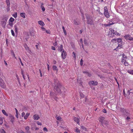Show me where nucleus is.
I'll return each mask as SVG.
<instances>
[{"instance_id":"f704fd0d","label":"nucleus","mask_w":133,"mask_h":133,"mask_svg":"<svg viewBox=\"0 0 133 133\" xmlns=\"http://www.w3.org/2000/svg\"><path fill=\"white\" fill-rule=\"evenodd\" d=\"M74 23L75 25H78L79 24V23H78L77 22V21L76 20H74Z\"/></svg>"},{"instance_id":"72a5a7b5","label":"nucleus","mask_w":133,"mask_h":133,"mask_svg":"<svg viewBox=\"0 0 133 133\" xmlns=\"http://www.w3.org/2000/svg\"><path fill=\"white\" fill-rule=\"evenodd\" d=\"M113 34L115 35H119V36L120 35L117 32V31H115V32H114L113 33Z\"/></svg>"},{"instance_id":"052dcab7","label":"nucleus","mask_w":133,"mask_h":133,"mask_svg":"<svg viewBox=\"0 0 133 133\" xmlns=\"http://www.w3.org/2000/svg\"><path fill=\"white\" fill-rule=\"evenodd\" d=\"M82 14V20L83 21L84 20V21H85L84 20L85 18L84 17V16L83 14Z\"/></svg>"},{"instance_id":"4468645a","label":"nucleus","mask_w":133,"mask_h":133,"mask_svg":"<svg viewBox=\"0 0 133 133\" xmlns=\"http://www.w3.org/2000/svg\"><path fill=\"white\" fill-rule=\"evenodd\" d=\"M38 24L41 25L43 26L45 25L44 23L42 21H38Z\"/></svg>"},{"instance_id":"4be33fe9","label":"nucleus","mask_w":133,"mask_h":133,"mask_svg":"<svg viewBox=\"0 0 133 133\" xmlns=\"http://www.w3.org/2000/svg\"><path fill=\"white\" fill-rule=\"evenodd\" d=\"M62 28L65 35H66L67 33L66 30H65L64 27V26H63Z\"/></svg>"},{"instance_id":"39448f33","label":"nucleus","mask_w":133,"mask_h":133,"mask_svg":"<svg viewBox=\"0 0 133 133\" xmlns=\"http://www.w3.org/2000/svg\"><path fill=\"white\" fill-rule=\"evenodd\" d=\"M8 19V18L7 17H5L3 19V21L1 22V25H2L3 27L4 28H5L6 22Z\"/></svg>"},{"instance_id":"09e8293b","label":"nucleus","mask_w":133,"mask_h":133,"mask_svg":"<svg viewBox=\"0 0 133 133\" xmlns=\"http://www.w3.org/2000/svg\"><path fill=\"white\" fill-rule=\"evenodd\" d=\"M43 130L44 131H45L46 132L48 131V130H47V128H46V127H44L43 128Z\"/></svg>"},{"instance_id":"f8f14e48","label":"nucleus","mask_w":133,"mask_h":133,"mask_svg":"<svg viewBox=\"0 0 133 133\" xmlns=\"http://www.w3.org/2000/svg\"><path fill=\"white\" fill-rule=\"evenodd\" d=\"M33 117L35 120H38L39 118V117L37 115H34Z\"/></svg>"},{"instance_id":"a878e982","label":"nucleus","mask_w":133,"mask_h":133,"mask_svg":"<svg viewBox=\"0 0 133 133\" xmlns=\"http://www.w3.org/2000/svg\"><path fill=\"white\" fill-rule=\"evenodd\" d=\"M130 93H132L131 92H130V91L129 90H127V94H125L126 96H129V95Z\"/></svg>"},{"instance_id":"aec40b11","label":"nucleus","mask_w":133,"mask_h":133,"mask_svg":"<svg viewBox=\"0 0 133 133\" xmlns=\"http://www.w3.org/2000/svg\"><path fill=\"white\" fill-rule=\"evenodd\" d=\"M80 96L81 97V99L84 98L85 97V95L82 92H80Z\"/></svg>"},{"instance_id":"864d4df0","label":"nucleus","mask_w":133,"mask_h":133,"mask_svg":"<svg viewBox=\"0 0 133 133\" xmlns=\"http://www.w3.org/2000/svg\"><path fill=\"white\" fill-rule=\"evenodd\" d=\"M37 123L38 125H42L41 123L40 122H39L38 121L37 122Z\"/></svg>"},{"instance_id":"3c124183","label":"nucleus","mask_w":133,"mask_h":133,"mask_svg":"<svg viewBox=\"0 0 133 133\" xmlns=\"http://www.w3.org/2000/svg\"><path fill=\"white\" fill-rule=\"evenodd\" d=\"M57 42L56 41V42H55V43H54V44L53 45L54 46H55L57 45Z\"/></svg>"},{"instance_id":"ea45409f","label":"nucleus","mask_w":133,"mask_h":133,"mask_svg":"<svg viewBox=\"0 0 133 133\" xmlns=\"http://www.w3.org/2000/svg\"><path fill=\"white\" fill-rule=\"evenodd\" d=\"M9 25L10 26L12 27L13 26V23H12V22H9Z\"/></svg>"},{"instance_id":"de8ad7c7","label":"nucleus","mask_w":133,"mask_h":133,"mask_svg":"<svg viewBox=\"0 0 133 133\" xmlns=\"http://www.w3.org/2000/svg\"><path fill=\"white\" fill-rule=\"evenodd\" d=\"M76 129L75 130V131L78 133H79L80 132V130H78V129L77 128H76Z\"/></svg>"},{"instance_id":"f257e3e1","label":"nucleus","mask_w":133,"mask_h":133,"mask_svg":"<svg viewBox=\"0 0 133 133\" xmlns=\"http://www.w3.org/2000/svg\"><path fill=\"white\" fill-rule=\"evenodd\" d=\"M54 90L55 92L61 94L65 91V89L59 83V81L56 79H54Z\"/></svg>"},{"instance_id":"bf43d9fd","label":"nucleus","mask_w":133,"mask_h":133,"mask_svg":"<svg viewBox=\"0 0 133 133\" xmlns=\"http://www.w3.org/2000/svg\"><path fill=\"white\" fill-rule=\"evenodd\" d=\"M51 49L53 50H56V48L54 46H51Z\"/></svg>"},{"instance_id":"dca6fc26","label":"nucleus","mask_w":133,"mask_h":133,"mask_svg":"<svg viewBox=\"0 0 133 133\" xmlns=\"http://www.w3.org/2000/svg\"><path fill=\"white\" fill-rule=\"evenodd\" d=\"M43 3H41V8H42V11L43 12H44V11H45V8H44V6H43Z\"/></svg>"},{"instance_id":"69168bd1","label":"nucleus","mask_w":133,"mask_h":133,"mask_svg":"<svg viewBox=\"0 0 133 133\" xmlns=\"http://www.w3.org/2000/svg\"><path fill=\"white\" fill-rule=\"evenodd\" d=\"M122 62H126V60H124V59H122Z\"/></svg>"},{"instance_id":"c85d7f7f","label":"nucleus","mask_w":133,"mask_h":133,"mask_svg":"<svg viewBox=\"0 0 133 133\" xmlns=\"http://www.w3.org/2000/svg\"><path fill=\"white\" fill-rule=\"evenodd\" d=\"M14 20L15 19L14 18H13L12 17H11L10 18L9 20V21L10 22H12L14 21Z\"/></svg>"},{"instance_id":"f03ea898","label":"nucleus","mask_w":133,"mask_h":133,"mask_svg":"<svg viewBox=\"0 0 133 133\" xmlns=\"http://www.w3.org/2000/svg\"><path fill=\"white\" fill-rule=\"evenodd\" d=\"M85 15L86 17L87 23L90 25H93L94 23L92 17H91L90 15L88 14H86Z\"/></svg>"},{"instance_id":"7c9ffc66","label":"nucleus","mask_w":133,"mask_h":133,"mask_svg":"<svg viewBox=\"0 0 133 133\" xmlns=\"http://www.w3.org/2000/svg\"><path fill=\"white\" fill-rule=\"evenodd\" d=\"M14 117H12V118H10V122H11L12 123H13L14 122Z\"/></svg>"},{"instance_id":"774afa93","label":"nucleus","mask_w":133,"mask_h":133,"mask_svg":"<svg viewBox=\"0 0 133 133\" xmlns=\"http://www.w3.org/2000/svg\"><path fill=\"white\" fill-rule=\"evenodd\" d=\"M9 117H10V118H12V117H14L11 114H10L9 115Z\"/></svg>"},{"instance_id":"e433bc0d","label":"nucleus","mask_w":133,"mask_h":133,"mask_svg":"<svg viewBox=\"0 0 133 133\" xmlns=\"http://www.w3.org/2000/svg\"><path fill=\"white\" fill-rule=\"evenodd\" d=\"M29 127L28 126H26L25 128V129H26V130H27V132H28V131L29 130Z\"/></svg>"},{"instance_id":"a211bd4d","label":"nucleus","mask_w":133,"mask_h":133,"mask_svg":"<svg viewBox=\"0 0 133 133\" xmlns=\"http://www.w3.org/2000/svg\"><path fill=\"white\" fill-rule=\"evenodd\" d=\"M2 112L3 114L5 115L6 116H8V115L6 113L5 111L4 110H2Z\"/></svg>"},{"instance_id":"680f3d73","label":"nucleus","mask_w":133,"mask_h":133,"mask_svg":"<svg viewBox=\"0 0 133 133\" xmlns=\"http://www.w3.org/2000/svg\"><path fill=\"white\" fill-rule=\"evenodd\" d=\"M25 115V113L24 112H23L22 114V117H24V116Z\"/></svg>"},{"instance_id":"9d476101","label":"nucleus","mask_w":133,"mask_h":133,"mask_svg":"<svg viewBox=\"0 0 133 133\" xmlns=\"http://www.w3.org/2000/svg\"><path fill=\"white\" fill-rule=\"evenodd\" d=\"M74 120L75 122H77V124H79V119L74 117Z\"/></svg>"},{"instance_id":"7ed1b4c3","label":"nucleus","mask_w":133,"mask_h":133,"mask_svg":"<svg viewBox=\"0 0 133 133\" xmlns=\"http://www.w3.org/2000/svg\"><path fill=\"white\" fill-rule=\"evenodd\" d=\"M58 50L60 52H62V51L61 54L62 58L63 59H65L66 58V51L63 49V45L62 44L61 45V46L58 47Z\"/></svg>"},{"instance_id":"b1692460","label":"nucleus","mask_w":133,"mask_h":133,"mask_svg":"<svg viewBox=\"0 0 133 133\" xmlns=\"http://www.w3.org/2000/svg\"><path fill=\"white\" fill-rule=\"evenodd\" d=\"M117 41L118 42V43H121V42H122V39L120 38H118V39L117 40Z\"/></svg>"},{"instance_id":"603ef678","label":"nucleus","mask_w":133,"mask_h":133,"mask_svg":"<svg viewBox=\"0 0 133 133\" xmlns=\"http://www.w3.org/2000/svg\"><path fill=\"white\" fill-rule=\"evenodd\" d=\"M81 44H82L83 43V42L82 41V38H81L79 40Z\"/></svg>"},{"instance_id":"5701e85b","label":"nucleus","mask_w":133,"mask_h":133,"mask_svg":"<svg viewBox=\"0 0 133 133\" xmlns=\"http://www.w3.org/2000/svg\"><path fill=\"white\" fill-rule=\"evenodd\" d=\"M14 27L15 28V31L16 33H17V30H18V29L17 28V25H15L14 26Z\"/></svg>"},{"instance_id":"412c9836","label":"nucleus","mask_w":133,"mask_h":133,"mask_svg":"<svg viewBox=\"0 0 133 133\" xmlns=\"http://www.w3.org/2000/svg\"><path fill=\"white\" fill-rule=\"evenodd\" d=\"M20 16L24 18H25V13H21L20 14Z\"/></svg>"},{"instance_id":"20e7f679","label":"nucleus","mask_w":133,"mask_h":133,"mask_svg":"<svg viewBox=\"0 0 133 133\" xmlns=\"http://www.w3.org/2000/svg\"><path fill=\"white\" fill-rule=\"evenodd\" d=\"M50 97L51 98H53L56 101H58V98L57 97V95L54 92H51L50 93Z\"/></svg>"},{"instance_id":"e2e57ef3","label":"nucleus","mask_w":133,"mask_h":133,"mask_svg":"<svg viewBox=\"0 0 133 133\" xmlns=\"http://www.w3.org/2000/svg\"><path fill=\"white\" fill-rule=\"evenodd\" d=\"M81 128L82 129H84L85 130H86V128H85L83 126H81Z\"/></svg>"},{"instance_id":"58836bf2","label":"nucleus","mask_w":133,"mask_h":133,"mask_svg":"<svg viewBox=\"0 0 133 133\" xmlns=\"http://www.w3.org/2000/svg\"><path fill=\"white\" fill-rule=\"evenodd\" d=\"M1 133H6L4 129H2L1 130Z\"/></svg>"},{"instance_id":"6ab92c4d","label":"nucleus","mask_w":133,"mask_h":133,"mask_svg":"<svg viewBox=\"0 0 133 133\" xmlns=\"http://www.w3.org/2000/svg\"><path fill=\"white\" fill-rule=\"evenodd\" d=\"M4 119V118H1L0 117V125H2V124Z\"/></svg>"},{"instance_id":"0e129e2a","label":"nucleus","mask_w":133,"mask_h":133,"mask_svg":"<svg viewBox=\"0 0 133 133\" xmlns=\"http://www.w3.org/2000/svg\"><path fill=\"white\" fill-rule=\"evenodd\" d=\"M41 29H42V30L43 31H45V29L43 27H41Z\"/></svg>"},{"instance_id":"ddd939ff","label":"nucleus","mask_w":133,"mask_h":133,"mask_svg":"<svg viewBox=\"0 0 133 133\" xmlns=\"http://www.w3.org/2000/svg\"><path fill=\"white\" fill-rule=\"evenodd\" d=\"M104 118L103 117H101L100 118H99V122L101 123L103 122L104 121Z\"/></svg>"},{"instance_id":"338daca9","label":"nucleus","mask_w":133,"mask_h":133,"mask_svg":"<svg viewBox=\"0 0 133 133\" xmlns=\"http://www.w3.org/2000/svg\"><path fill=\"white\" fill-rule=\"evenodd\" d=\"M71 46L72 48H74L75 47V45L73 43L71 44Z\"/></svg>"},{"instance_id":"6e6d98bb","label":"nucleus","mask_w":133,"mask_h":133,"mask_svg":"<svg viewBox=\"0 0 133 133\" xmlns=\"http://www.w3.org/2000/svg\"><path fill=\"white\" fill-rule=\"evenodd\" d=\"M46 32L48 34H50V30H45Z\"/></svg>"},{"instance_id":"8fccbe9b","label":"nucleus","mask_w":133,"mask_h":133,"mask_svg":"<svg viewBox=\"0 0 133 133\" xmlns=\"http://www.w3.org/2000/svg\"><path fill=\"white\" fill-rule=\"evenodd\" d=\"M19 60L20 61V63H21V65H22V66H23V63H22V61H21V58H20L19 57Z\"/></svg>"},{"instance_id":"f3484780","label":"nucleus","mask_w":133,"mask_h":133,"mask_svg":"<svg viewBox=\"0 0 133 133\" xmlns=\"http://www.w3.org/2000/svg\"><path fill=\"white\" fill-rule=\"evenodd\" d=\"M118 46L115 49V50H117L116 49H117L118 47H120V48H122V43H121V44L118 43Z\"/></svg>"},{"instance_id":"c9c22d12","label":"nucleus","mask_w":133,"mask_h":133,"mask_svg":"<svg viewBox=\"0 0 133 133\" xmlns=\"http://www.w3.org/2000/svg\"><path fill=\"white\" fill-rule=\"evenodd\" d=\"M13 16L14 18H16L17 17V12H16L14 13V14L13 15Z\"/></svg>"},{"instance_id":"1a4fd4ad","label":"nucleus","mask_w":133,"mask_h":133,"mask_svg":"<svg viewBox=\"0 0 133 133\" xmlns=\"http://www.w3.org/2000/svg\"><path fill=\"white\" fill-rule=\"evenodd\" d=\"M98 84V83L96 81L94 82L93 81H90L89 83V84L91 85H97Z\"/></svg>"},{"instance_id":"a18cd8bd","label":"nucleus","mask_w":133,"mask_h":133,"mask_svg":"<svg viewBox=\"0 0 133 133\" xmlns=\"http://www.w3.org/2000/svg\"><path fill=\"white\" fill-rule=\"evenodd\" d=\"M88 102V99L86 97L85 99V100L84 103H86L87 102Z\"/></svg>"},{"instance_id":"9b49d317","label":"nucleus","mask_w":133,"mask_h":133,"mask_svg":"<svg viewBox=\"0 0 133 133\" xmlns=\"http://www.w3.org/2000/svg\"><path fill=\"white\" fill-rule=\"evenodd\" d=\"M101 124L103 125V126L104 127V126L103 125L104 124L106 126H107V125H108V123L106 121H104L103 122L101 123Z\"/></svg>"},{"instance_id":"79ce46f5","label":"nucleus","mask_w":133,"mask_h":133,"mask_svg":"<svg viewBox=\"0 0 133 133\" xmlns=\"http://www.w3.org/2000/svg\"><path fill=\"white\" fill-rule=\"evenodd\" d=\"M72 54L74 55V57L76 59V54L74 52H73Z\"/></svg>"},{"instance_id":"a19ab883","label":"nucleus","mask_w":133,"mask_h":133,"mask_svg":"<svg viewBox=\"0 0 133 133\" xmlns=\"http://www.w3.org/2000/svg\"><path fill=\"white\" fill-rule=\"evenodd\" d=\"M11 31L12 34V36H14L15 35V33H14V32L13 30H11Z\"/></svg>"},{"instance_id":"13d9d810","label":"nucleus","mask_w":133,"mask_h":133,"mask_svg":"<svg viewBox=\"0 0 133 133\" xmlns=\"http://www.w3.org/2000/svg\"><path fill=\"white\" fill-rule=\"evenodd\" d=\"M123 58H127V56H125L124 54H123Z\"/></svg>"},{"instance_id":"37998d69","label":"nucleus","mask_w":133,"mask_h":133,"mask_svg":"<svg viewBox=\"0 0 133 133\" xmlns=\"http://www.w3.org/2000/svg\"><path fill=\"white\" fill-rule=\"evenodd\" d=\"M10 5H7V10L8 11L10 10Z\"/></svg>"},{"instance_id":"bb28decb","label":"nucleus","mask_w":133,"mask_h":133,"mask_svg":"<svg viewBox=\"0 0 133 133\" xmlns=\"http://www.w3.org/2000/svg\"><path fill=\"white\" fill-rule=\"evenodd\" d=\"M6 2L7 5H10V2L9 0H6Z\"/></svg>"},{"instance_id":"2f4dec72","label":"nucleus","mask_w":133,"mask_h":133,"mask_svg":"<svg viewBox=\"0 0 133 133\" xmlns=\"http://www.w3.org/2000/svg\"><path fill=\"white\" fill-rule=\"evenodd\" d=\"M83 42L84 44H85V45H87L88 44V43L87 42V40L86 39H84L83 40Z\"/></svg>"},{"instance_id":"49530a36","label":"nucleus","mask_w":133,"mask_h":133,"mask_svg":"<svg viewBox=\"0 0 133 133\" xmlns=\"http://www.w3.org/2000/svg\"><path fill=\"white\" fill-rule=\"evenodd\" d=\"M104 25L105 27L109 26H110V24H109V23L107 24H104Z\"/></svg>"},{"instance_id":"2eb2a0df","label":"nucleus","mask_w":133,"mask_h":133,"mask_svg":"<svg viewBox=\"0 0 133 133\" xmlns=\"http://www.w3.org/2000/svg\"><path fill=\"white\" fill-rule=\"evenodd\" d=\"M77 82L79 83V84L82 85V83H83L81 79H77Z\"/></svg>"},{"instance_id":"0eeeda50","label":"nucleus","mask_w":133,"mask_h":133,"mask_svg":"<svg viewBox=\"0 0 133 133\" xmlns=\"http://www.w3.org/2000/svg\"><path fill=\"white\" fill-rule=\"evenodd\" d=\"M0 85L3 88H5V84L3 80L0 77Z\"/></svg>"},{"instance_id":"423d86ee","label":"nucleus","mask_w":133,"mask_h":133,"mask_svg":"<svg viewBox=\"0 0 133 133\" xmlns=\"http://www.w3.org/2000/svg\"><path fill=\"white\" fill-rule=\"evenodd\" d=\"M104 15L107 18L109 17H110V16L109 15L108 10L107 9V6H106L104 8Z\"/></svg>"},{"instance_id":"4d7b16f0","label":"nucleus","mask_w":133,"mask_h":133,"mask_svg":"<svg viewBox=\"0 0 133 133\" xmlns=\"http://www.w3.org/2000/svg\"><path fill=\"white\" fill-rule=\"evenodd\" d=\"M103 112L105 113H107V112L106 110L105 109H104L103 110Z\"/></svg>"},{"instance_id":"393cba45","label":"nucleus","mask_w":133,"mask_h":133,"mask_svg":"<svg viewBox=\"0 0 133 133\" xmlns=\"http://www.w3.org/2000/svg\"><path fill=\"white\" fill-rule=\"evenodd\" d=\"M15 109L16 111V117L17 118H18V111L16 108H15Z\"/></svg>"},{"instance_id":"473e14b6","label":"nucleus","mask_w":133,"mask_h":133,"mask_svg":"<svg viewBox=\"0 0 133 133\" xmlns=\"http://www.w3.org/2000/svg\"><path fill=\"white\" fill-rule=\"evenodd\" d=\"M30 34L32 36H35V34L32 32H30Z\"/></svg>"},{"instance_id":"cd10ccee","label":"nucleus","mask_w":133,"mask_h":133,"mask_svg":"<svg viewBox=\"0 0 133 133\" xmlns=\"http://www.w3.org/2000/svg\"><path fill=\"white\" fill-rule=\"evenodd\" d=\"M53 69L54 70H57V66L55 65H54L53 66Z\"/></svg>"},{"instance_id":"5fc2aeb1","label":"nucleus","mask_w":133,"mask_h":133,"mask_svg":"<svg viewBox=\"0 0 133 133\" xmlns=\"http://www.w3.org/2000/svg\"><path fill=\"white\" fill-rule=\"evenodd\" d=\"M124 63L125 65V66H128L129 64L128 63L126 62H124Z\"/></svg>"},{"instance_id":"4c0bfd02","label":"nucleus","mask_w":133,"mask_h":133,"mask_svg":"<svg viewBox=\"0 0 133 133\" xmlns=\"http://www.w3.org/2000/svg\"><path fill=\"white\" fill-rule=\"evenodd\" d=\"M59 121H61L62 118L59 116L57 117L56 118Z\"/></svg>"},{"instance_id":"c756f323","label":"nucleus","mask_w":133,"mask_h":133,"mask_svg":"<svg viewBox=\"0 0 133 133\" xmlns=\"http://www.w3.org/2000/svg\"><path fill=\"white\" fill-rule=\"evenodd\" d=\"M128 72L130 74L133 75V70H128Z\"/></svg>"},{"instance_id":"6e6552de","label":"nucleus","mask_w":133,"mask_h":133,"mask_svg":"<svg viewBox=\"0 0 133 133\" xmlns=\"http://www.w3.org/2000/svg\"><path fill=\"white\" fill-rule=\"evenodd\" d=\"M125 39H128L130 41L133 40V38L131 37L130 35H127L124 36Z\"/></svg>"},{"instance_id":"c03bdc74","label":"nucleus","mask_w":133,"mask_h":133,"mask_svg":"<svg viewBox=\"0 0 133 133\" xmlns=\"http://www.w3.org/2000/svg\"><path fill=\"white\" fill-rule=\"evenodd\" d=\"M83 59H81V60L80 62V65H83Z\"/></svg>"}]
</instances>
